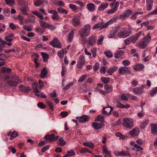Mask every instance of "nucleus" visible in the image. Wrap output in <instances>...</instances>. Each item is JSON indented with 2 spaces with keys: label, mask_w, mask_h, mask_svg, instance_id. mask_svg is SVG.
I'll return each instance as SVG.
<instances>
[{
  "label": "nucleus",
  "mask_w": 157,
  "mask_h": 157,
  "mask_svg": "<svg viewBox=\"0 0 157 157\" xmlns=\"http://www.w3.org/2000/svg\"><path fill=\"white\" fill-rule=\"evenodd\" d=\"M90 25L89 24H86L80 29L78 31L80 37L82 38L88 36L90 33Z\"/></svg>",
  "instance_id": "obj_1"
},
{
  "label": "nucleus",
  "mask_w": 157,
  "mask_h": 157,
  "mask_svg": "<svg viewBox=\"0 0 157 157\" xmlns=\"http://www.w3.org/2000/svg\"><path fill=\"white\" fill-rule=\"evenodd\" d=\"M132 33L130 29L125 27L121 30L118 33L117 36L120 38H124L130 36Z\"/></svg>",
  "instance_id": "obj_2"
},
{
  "label": "nucleus",
  "mask_w": 157,
  "mask_h": 157,
  "mask_svg": "<svg viewBox=\"0 0 157 157\" xmlns=\"http://www.w3.org/2000/svg\"><path fill=\"white\" fill-rule=\"evenodd\" d=\"M123 124L125 128L131 129L134 126L133 119L128 118H124L123 119Z\"/></svg>",
  "instance_id": "obj_3"
},
{
  "label": "nucleus",
  "mask_w": 157,
  "mask_h": 157,
  "mask_svg": "<svg viewBox=\"0 0 157 157\" xmlns=\"http://www.w3.org/2000/svg\"><path fill=\"white\" fill-rule=\"evenodd\" d=\"M14 80H18V78L16 75L13 76L11 77L10 79H9L7 82H6V83L9 85L10 86L16 87L18 85V83L17 81Z\"/></svg>",
  "instance_id": "obj_4"
},
{
  "label": "nucleus",
  "mask_w": 157,
  "mask_h": 157,
  "mask_svg": "<svg viewBox=\"0 0 157 157\" xmlns=\"http://www.w3.org/2000/svg\"><path fill=\"white\" fill-rule=\"evenodd\" d=\"M118 71L119 74L123 75H130L131 73L130 68L128 67H120Z\"/></svg>",
  "instance_id": "obj_5"
},
{
  "label": "nucleus",
  "mask_w": 157,
  "mask_h": 157,
  "mask_svg": "<svg viewBox=\"0 0 157 157\" xmlns=\"http://www.w3.org/2000/svg\"><path fill=\"white\" fill-rule=\"evenodd\" d=\"M50 44L53 47L60 48L62 45L60 41L57 38H54L50 42Z\"/></svg>",
  "instance_id": "obj_6"
},
{
  "label": "nucleus",
  "mask_w": 157,
  "mask_h": 157,
  "mask_svg": "<svg viewBox=\"0 0 157 157\" xmlns=\"http://www.w3.org/2000/svg\"><path fill=\"white\" fill-rule=\"evenodd\" d=\"M85 62V57L81 55L78 61L77 67L79 69L81 68L84 64Z\"/></svg>",
  "instance_id": "obj_7"
},
{
  "label": "nucleus",
  "mask_w": 157,
  "mask_h": 157,
  "mask_svg": "<svg viewBox=\"0 0 157 157\" xmlns=\"http://www.w3.org/2000/svg\"><path fill=\"white\" fill-rule=\"evenodd\" d=\"M144 85H142L140 86L134 88L132 89L133 93L136 95L140 94L143 92V89Z\"/></svg>",
  "instance_id": "obj_8"
},
{
  "label": "nucleus",
  "mask_w": 157,
  "mask_h": 157,
  "mask_svg": "<svg viewBox=\"0 0 157 157\" xmlns=\"http://www.w3.org/2000/svg\"><path fill=\"white\" fill-rule=\"evenodd\" d=\"M72 24L75 26H78L80 25L81 23L79 17L76 16L72 19Z\"/></svg>",
  "instance_id": "obj_9"
},
{
  "label": "nucleus",
  "mask_w": 157,
  "mask_h": 157,
  "mask_svg": "<svg viewBox=\"0 0 157 157\" xmlns=\"http://www.w3.org/2000/svg\"><path fill=\"white\" fill-rule=\"evenodd\" d=\"M76 119H78V120L80 123H84L89 121L90 117L88 115H84L80 117H76Z\"/></svg>",
  "instance_id": "obj_10"
},
{
  "label": "nucleus",
  "mask_w": 157,
  "mask_h": 157,
  "mask_svg": "<svg viewBox=\"0 0 157 157\" xmlns=\"http://www.w3.org/2000/svg\"><path fill=\"white\" fill-rule=\"evenodd\" d=\"M148 42L145 39H143L138 44L137 46L142 49L146 47Z\"/></svg>",
  "instance_id": "obj_11"
},
{
  "label": "nucleus",
  "mask_w": 157,
  "mask_h": 157,
  "mask_svg": "<svg viewBox=\"0 0 157 157\" xmlns=\"http://www.w3.org/2000/svg\"><path fill=\"white\" fill-rule=\"evenodd\" d=\"M119 6V2H117L115 4V6L108 10L107 13L108 14H110L115 13L117 10Z\"/></svg>",
  "instance_id": "obj_12"
},
{
  "label": "nucleus",
  "mask_w": 157,
  "mask_h": 157,
  "mask_svg": "<svg viewBox=\"0 0 157 157\" xmlns=\"http://www.w3.org/2000/svg\"><path fill=\"white\" fill-rule=\"evenodd\" d=\"M117 18L116 17H113L110 20L106 22L105 24L102 23V27L101 29H103L104 28H107L109 25L113 23L116 21L117 20Z\"/></svg>",
  "instance_id": "obj_13"
},
{
  "label": "nucleus",
  "mask_w": 157,
  "mask_h": 157,
  "mask_svg": "<svg viewBox=\"0 0 157 157\" xmlns=\"http://www.w3.org/2000/svg\"><path fill=\"white\" fill-rule=\"evenodd\" d=\"M132 14V11L130 10H126L124 13L120 15V18L121 19H124Z\"/></svg>",
  "instance_id": "obj_14"
},
{
  "label": "nucleus",
  "mask_w": 157,
  "mask_h": 157,
  "mask_svg": "<svg viewBox=\"0 0 157 157\" xmlns=\"http://www.w3.org/2000/svg\"><path fill=\"white\" fill-rule=\"evenodd\" d=\"M142 32L141 31L139 32L136 33L134 36H132L128 38V39H130V41L131 42L134 43L138 39L139 37L140 36Z\"/></svg>",
  "instance_id": "obj_15"
},
{
  "label": "nucleus",
  "mask_w": 157,
  "mask_h": 157,
  "mask_svg": "<svg viewBox=\"0 0 157 157\" xmlns=\"http://www.w3.org/2000/svg\"><path fill=\"white\" fill-rule=\"evenodd\" d=\"M97 37L94 36H90L88 40V45L89 44L91 46L93 45L96 42Z\"/></svg>",
  "instance_id": "obj_16"
},
{
  "label": "nucleus",
  "mask_w": 157,
  "mask_h": 157,
  "mask_svg": "<svg viewBox=\"0 0 157 157\" xmlns=\"http://www.w3.org/2000/svg\"><path fill=\"white\" fill-rule=\"evenodd\" d=\"M140 133V130L139 128H133L132 130L129 132V134L132 137L137 136Z\"/></svg>",
  "instance_id": "obj_17"
},
{
  "label": "nucleus",
  "mask_w": 157,
  "mask_h": 157,
  "mask_svg": "<svg viewBox=\"0 0 157 157\" xmlns=\"http://www.w3.org/2000/svg\"><path fill=\"white\" fill-rule=\"evenodd\" d=\"M113 108L111 106L105 107L103 108L102 114L109 115L110 114L111 112L113 110Z\"/></svg>",
  "instance_id": "obj_18"
},
{
  "label": "nucleus",
  "mask_w": 157,
  "mask_h": 157,
  "mask_svg": "<svg viewBox=\"0 0 157 157\" xmlns=\"http://www.w3.org/2000/svg\"><path fill=\"white\" fill-rule=\"evenodd\" d=\"M143 14V12H136L131 16L130 18L131 19L135 20L136 18L140 17Z\"/></svg>",
  "instance_id": "obj_19"
},
{
  "label": "nucleus",
  "mask_w": 157,
  "mask_h": 157,
  "mask_svg": "<svg viewBox=\"0 0 157 157\" xmlns=\"http://www.w3.org/2000/svg\"><path fill=\"white\" fill-rule=\"evenodd\" d=\"M102 151L104 154L105 157H111L110 151H108L105 145H104L102 147Z\"/></svg>",
  "instance_id": "obj_20"
},
{
  "label": "nucleus",
  "mask_w": 157,
  "mask_h": 157,
  "mask_svg": "<svg viewBox=\"0 0 157 157\" xmlns=\"http://www.w3.org/2000/svg\"><path fill=\"white\" fill-rule=\"evenodd\" d=\"M92 126L94 128L98 130L102 128V127L104 126V124L103 123L94 122L92 123Z\"/></svg>",
  "instance_id": "obj_21"
},
{
  "label": "nucleus",
  "mask_w": 157,
  "mask_h": 157,
  "mask_svg": "<svg viewBox=\"0 0 157 157\" xmlns=\"http://www.w3.org/2000/svg\"><path fill=\"white\" fill-rule=\"evenodd\" d=\"M55 136L54 134H52L51 135H46L44 136V139L46 141H48L49 142H52L55 140Z\"/></svg>",
  "instance_id": "obj_22"
},
{
  "label": "nucleus",
  "mask_w": 157,
  "mask_h": 157,
  "mask_svg": "<svg viewBox=\"0 0 157 157\" xmlns=\"http://www.w3.org/2000/svg\"><path fill=\"white\" fill-rule=\"evenodd\" d=\"M7 135L8 136H11L10 139L12 140L18 136V134L16 131L14 130L13 132L10 131L8 132Z\"/></svg>",
  "instance_id": "obj_23"
},
{
  "label": "nucleus",
  "mask_w": 157,
  "mask_h": 157,
  "mask_svg": "<svg viewBox=\"0 0 157 157\" xmlns=\"http://www.w3.org/2000/svg\"><path fill=\"white\" fill-rule=\"evenodd\" d=\"M149 120L148 119L144 120L142 122H140V127L142 129H144L149 122Z\"/></svg>",
  "instance_id": "obj_24"
},
{
  "label": "nucleus",
  "mask_w": 157,
  "mask_h": 157,
  "mask_svg": "<svg viewBox=\"0 0 157 157\" xmlns=\"http://www.w3.org/2000/svg\"><path fill=\"white\" fill-rule=\"evenodd\" d=\"M19 88L20 91L23 92L27 93L30 90L29 87L24 85H20L19 86Z\"/></svg>",
  "instance_id": "obj_25"
},
{
  "label": "nucleus",
  "mask_w": 157,
  "mask_h": 157,
  "mask_svg": "<svg viewBox=\"0 0 157 157\" xmlns=\"http://www.w3.org/2000/svg\"><path fill=\"white\" fill-rule=\"evenodd\" d=\"M150 127L151 133L154 135L157 134V124H151L150 125Z\"/></svg>",
  "instance_id": "obj_26"
},
{
  "label": "nucleus",
  "mask_w": 157,
  "mask_h": 157,
  "mask_svg": "<svg viewBox=\"0 0 157 157\" xmlns=\"http://www.w3.org/2000/svg\"><path fill=\"white\" fill-rule=\"evenodd\" d=\"M67 53V52L65 49H62L58 52L57 55L60 59H61L63 58L64 55L66 54Z\"/></svg>",
  "instance_id": "obj_27"
},
{
  "label": "nucleus",
  "mask_w": 157,
  "mask_h": 157,
  "mask_svg": "<svg viewBox=\"0 0 157 157\" xmlns=\"http://www.w3.org/2000/svg\"><path fill=\"white\" fill-rule=\"evenodd\" d=\"M118 67L116 66L110 67L107 71V73L110 75H112L118 69Z\"/></svg>",
  "instance_id": "obj_28"
},
{
  "label": "nucleus",
  "mask_w": 157,
  "mask_h": 157,
  "mask_svg": "<svg viewBox=\"0 0 157 157\" xmlns=\"http://www.w3.org/2000/svg\"><path fill=\"white\" fill-rule=\"evenodd\" d=\"M48 73V70L47 67H46L43 68L41 72L40 73V77L42 78H44L46 77V75Z\"/></svg>",
  "instance_id": "obj_29"
},
{
  "label": "nucleus",
  "mask_w": 157,
  "mask_h": 157,
  "mask_svg": "<svg viewBox=\"0 0 157 157\" xmlns=\"http://www.w3.org/2000/svg\"><path fill=\"white\" fill-rule=\"evenodd\" d=\"M105 94L111 92L113 90L112 86L109 84L105 85L104 86Z\"/></svg>",
  "instance_id": "obj_30"
},
{
  "label": "nucleus",
  "mask_w": 157,
  "mask_h": 157,
  "mask_svg": "<svg viewBox=\"0 0 157 157\" xmlns=\"http://www.w3.org/2000/svg\"><path fill=\"white\" fill-rule=\"evenodd\" d=\"M144 67V66L143 65L139 64L136 65L133 68L134 70L136 71H140L142 70Z\"/></svg>",
  "instance_id": "obj_31"
},
{
  "label": "nucleus",
  "mask_w": 157,
  "mask_h": 157,
  "mask_svg": "<svg viewBox=\"0 0 157 157\" xmlns=\"http://www.w3.org/2000/svg\"><path fill=\"white\" fill-rule=\"evenodd\" d=\"M117 156H124L126 155H130L128 151H122L121 152H117L116 154Z\"/></svg>",
  "instance_id": "obj_32"
},
{
  "label": "nucleus",
  "mask_w": 157,
  "mask_h": 157,
  "mask_svg": "<svg viewBox=\"0 0 157 157\" xmlns=\"http://www.w3.org/2000/svg\"><path fill=\"white\" fill-rule=\"evenodd\" d=\"M124 53L123 50H120L117 51L114 54V57L116 59H118L122 56Z\"/></svg>",
  "instance_id": "obj_33"
},
{
  "label": "nucleus",
  "mask_w": 157,
  "mask_h": 157,
  "mask_svg": "<svg viewBox=\"0 0 157 157\" xmlns=\"http://www.w3.org/2000/svg\"><path fill=\"white\" fill-rule=\"evenodd\" d=\"M108 6V4L107 3H102L99 6L98 9L101 11L107 8Z\"/></svg>",
  "instance_id": "obj_34"
},
{
  "label": "nucleus",
  "mask_w": 157,
  "mask_h": 157,
  "mask_svg": "<svg viewBox=\"0 0 157 157\" xmlns=\"http://www.w3.org/2000/svg\"><path fill=\"white\" fill-rule=\"evenodd\" d=\"M20 11L23 14L25 15H28L29 8L27 7H23L21 8Z\"/></svg>",
  "instance_id": "obj_35"
},
{
  "label": "nucleus",
  "mask_w": 157,
  "mask_h": 157,
  "mask_svg": "<svg viewBox=\"0 0 157 157\" xmlns=\"http://www.w3.org/2000/svg\"><path fill=\"white\" fill-rule=\"evenodd\" d=\"M153 1H146L147 9L148 11H150L152 10L153 6Z\"/></svg>",
  "instance_id": "obj_36"
},
{
  "label": "nucleus",
  "mask_w": 157,
  "mask_h": 157,
  "mask_svg": "<svg viewBox=\"0 0 157 157\" xmlns=\"http://www.w3.org/2000/svg\"><path fill=\"white\" fill-rule=\"evenodd\" d=\"M57 144L59 146H63L66 144V143L63 138L62 137L59 139L57 141Z\"/></svg>",
  "instance_id": "obj_37"
},
{
  "label": "nucleus",
  "mask_w": 157,
  "mask_h": 157,
  "mask_svg": "<svg viewBox=\"0 0 157 157\" xmlns=\"http://www.w3.org/2000/svg\"><path fill=\"white\" fill-rule=\"evenodd\" d=\"M6 42L2 40L0 37V52H1L5 47Z\"/></svg>",
  "instance_id": "obj_38"
},
{
  "label": "nucleus",
  "mask_w": 157,
  "mask_h": 157,
  "mask_svg": "<svg viewBox=\"0 0 157 157\" xmlns=\"http://www.w3.org/2000/svg\"><path fill=\"white\" fill-rule=\"evenodd\" d=\"M104 117L101 115H99L95 118L96 121H99L102 123L104 121Z\"/></svg>",
  "instance_id": "obj_39"
},
{
  "label": "nucleus",
  "mask_w": 157,
  "mask_h": 157,
  "mask_svg": "<svg viewBox=\"0 0 157 157\" xmlns=\"http://www.w3.org/2000/svg\"><path fill=\"white\" fill-rule=\"evenodd\" d=\"M42 56L43 58V61L45 62L47 61L49 58L48 54L46 53L42 52Z\"/></svg>",
  "instance_id": "obj_40"
},
{
  "label": "nucleus",
  "mask_w": 157,
  "mask_h": 157,
  "mask_svg": "<svg viewBox=\"0 0 157 157\" xmlns=\"http://www.w3.org/2000/svg\"><path fill=\"white\" fill-rule=\"evenodd\" d=\"M39 22L41 26L43 28H47L48 27V24L45 21L41 20H39Z\"/></svg>",
  "instance_id": "obj_41"
},
{
  "label": "nucleus",
  "mask_w": 157,
  "mask_h": 157,
  "mask_svg": "<svg viewBox=\"0 0 157 157\" xmlns=\"http://www.w3.org/2000/svg\"><path fill=\"white\" fill-rule=\"evenodd\" d=\"M75 30H72L70 32V33L69 34L68 37V40L69 41L71 42V41L73 38L74 34L75 33Z\"/></svg>",
  "instance_id": "obj_42"
},
{
  "label": "nucleus",
  "mask_w": 157,
  "mask_h": 157,
  "mask_svg": "<svg viewBox=\"0 0 157 157\" xmlns=\"http://www.w3.org/2000/svg\"><path fill=\"white\" fill-rule=\"evenodd\" d=\"M35 30L37 33H39L40 35L43 34L45 32L44 29L40 27H36L35 29Z\"/></svg>",
  "instance_id": "obj_43"
},
{
  "label": "nucleus",
  "mask_w": 157,
  "mask_h": 157,
  "mask_svg": "<svg viewBox=\"0 0 157 157\" xmlns=\"http://www.w3.org/2000/svg\"><path fill=\"white\" fill-rule=\"evenodd\" d=\"M32 13L33 14L36 15L41 20H43L44 19L43 15L40 13L38 11H35L33 12Z\"/></svg>",
  "instance_id": "obj_44"
},
{
  "label": "nucleus",
  "mask_w": 157,
  "mask_h": 157,
  "mask_svg": "<svg viewBox=\"0 0 157 157\" xmlns=\"http://www.w3.org/2000/svg\"><path fill=\"white\" fill-rule=\"evenodd\" d=\"M46 103L51 110L52 111H54V109L53 103L50 102L49 101H46Z\"/></svg>",
  "instance_id": "obj_45"
},
{
  "label": "nucleus",
  "mask_w": 157,
  "mask_h": 157,
  "mask_svg": "<svg viewBox=\"0 0 157 157\" xmlns=\"http://www.w3.org/2000/svg\"><path fill=\"white\" fill-rule=\"evenodd\" d=\"M87 6V9L89 11H93L94 10L95 6L92 3L88 4Z\"/></svg>",
  "instance_id": "obj_46"
},
{
  "label": "nucleus",
  "mask_w": 157,
  "mask_h": 157,
  "mask_svg": "<svg viewBox=\"0 0 157 157\" xmlns=\"http://www.w3.org/2000/svg\"><path fill=\"white\" fill-rule=\"evenodd\" d=\"M14 35L13 34H10L5 37V40L8 42H11L13 40L12 37H14Z\"/></svg>",
  "instance_id": "obj_47"
},
{
  "label": "nucleus",
  "mask_w": 157,
  "mask_h": 157,
  "mask_svg": "<svg viewBox=\"0 0 157 157\" xmlns=\"http://www.w3.org/2000/svg\"><path fill=\"white\" fill-rule=\"evenodd\" d=\"M51 18L53 20H58L59 19V16L56 11L52 14V16L51 17Z\"/></svg>",
  "instance_id": "obj_48"
},
{
  "label": "nucleus",
  "mask_w": 157,
  "mask_h": 157,
  "mask_svg": "<svg viewBox=\"0 0 157 157\" xmlns=\"http://www.w3.org/2000/svg\"><path fill=\"white\" fill-rule=\"evenodd\" d=\"M102 23L100 22L95 25L93 27L92 29L93 30L99 28H100L101 29L102 27Z\"/></svg>",
  "instance_id": "obj_49"
},
{
  "label": "nucleus",
  "mask_w": 157,
  "mask_h": 157,
  "mask_svg": "<svg viewBox=\"0 0 157 157\" xmlns=\"http://www.w3.org/2000/svg\"><path fill=\"white\" fill-rule=\"evenodd\" d=\"M6 4L9 6L14 5L15 4L14 0H5Z\"/></svg>",
  "instance_id": "obj_50"
},
{
  "label": "nucleus",
  "mask_w": 157,
  "mask_h": 157,
  "mask_svg": "<svg viewBox=\"0 0 157 157\" xmlns=\"http://www.w3.org/2000/svg\"><path fill=\"white\" fill-rule=\"evenodd\" d=\"M157 93V87H154L150 91V94L151 97H153L154 95Z\"/></svg>",
  "instance_id": "obj_51"
},
{
  "label": "nucleus",
  "mask_w": 157,
  "mask_h": 157,
  "mask_svg": "<svg viewBox=\"0 0 157 157\" xmlns=\"http://www.w3.org/2000/svg\"><path fill=\"white\" fill-rule=\"evenodd\" d=\"M83 144L85 146H87L91 148H93L94 147V145L92 143L84 142Z\"/></svg>",
  "instance_id": "obj_52"
},
{
  "label": "nucleus",
  "mask_w": 157,
  "mask_h": 157,
  "mask_svg": "<svg viewBox=\"0 0 157 157\" xmlns=\"http://www.w3.org/2000/svg\"><path fill=\"white\" fill-rule=\"evenodd\" d=\"M58 12L59 13L66 14L67 13V11L65 9H64L62 7H59L57 9Z\"/></svg>",
  "instance_id": "obj_53"
},
{
  "label": "nucleus",
  "mask_w": 157,
  "mask_h": 157,
  "mask_svg": "<svg viewBox=\"0 0 157 157\" xmlns=\"http://www.w3.org/2000/svg\"><path fill=\"white\" fill-rule=\"evenodd\" d=\"M101 80L104 84L108 83L109 81V78L108 77H102L101 78Z\"/></svg>",
  "instance_id": "obj_54"
},
{
  "label": "nucleus",
  "mask_w": 157,
  "mask_h": 157,
  "mask_svg": "<svg viewBox=\"0 0 157 157\" xmlns=\"http://www.w3.org/2000/svg\"><path fill=\"white\" fill-rule=\"evenodd\" d=\"M116 36V34L112 30H111L108 34V37L109 38H112L115 37Z\"/></svg>",
  "instance_id": "obj_55"
},
{
  "label": "nucleus",
  "mask_w": 157,
  "mask_h": 157,
  "mask_svg": "<svg viewBox=\"0 0 157 157\" xmlns=\"http://www.w3.org/2000/svg\"><path fill=\"white\" fill-rule=\"evenodd\" d=\"M43 0H37L36 2H34V4L36 7H38L43 4Z\"/></svg>",
  "instance_id": "obj_56"
},
{
  "label": "nucleus",
  "mask_w": 157,
  "mask_h": 157,
  "mask_svg": "<svg viewBox=\"0 0 157 157\" xmlns=\"http://www.w3.org/2000/svg\"><path fill=\"white\" fill-rule=\"evenodd\" d=\"M74 84L73 82L69 83L67 85L65 86L63 89L64 90H67L69 89L70 86H72Z\"/></svg>",
  "instance_id": "obj_57"
},
{
  "label": "nucleus",
  "mask_w": 157,
  "mask_h": 157,
  "mask_svg": "<svg viewBox=\"0 0 157 157\" xmlns=\"http://www.w3.org/2000/svg\"><path fill=\"white\" fill-rule=\"evenodd\" d=\"M67 154L68 155V156H74L75 155V152L72 150H71L69 151H67Z\"/></svg>",
  "instance_id": "obj_58"
},
{
  "label": "nucleus",
  "mask_w": 157,
  "mask_h": 157,
  "mask_svg": "<svg viewBox=\"0 0 157 157\" xmlns=\"http://www.w3.org/2000/svg\"><path fill=\"white\" fill-rule=\"evenodd\" d=\"M122 63L124 67H126L130 64V62L128 60H125L122 61Z\"/></svg>",
  "instance_id": "obj_59"
},
{
  "label": "nucleus",
  "mask_w": 157,
  "mask_h": 157,
  "mask_svg": "<svg viewBox=\"0 0 157 157\" xmlns=\"http://www.w3.org/2000/svg\"><path fill=\"white\" fill-rule=\"evenodd\" d=\"M104 54L108 58H111L113 57V54L110 51H105Z\"/></svg>",
  "instance_id": "obj_60"
},
{
  "label": "nucleus",
  "mask_w": 157,
  "mask_h": 157,
  "mask_svg": "<svg viewBox=\"0 0 157 157\" xmlns=\"http://www.w3.org/2000/svg\"><path fill=\"white\" fill-rule=\"evenodd\" d=\"M2 70L4 72H7V73H10L11 71V69L10 68H6L5 67H2Z\"/></svg>",
  "instance_id": "obj_61"
},
{
  "label": "nucleus",
  "mask_w": 157,
  "mask_h": 157,
  "mask_svg": "<svg viewBox=\"0 0 157 157\" xmlns=\"http://www.w3.org/2000/svg\"><path fill=\"white\" fill-rule=\"evenodd\" d=\"M97 50L96 48H94L91 50V52L92 54L93 57H95L96 56Z\"/></svg>",
  "instance_id": "obj_62"
},
{
  "label": "nucleus",
  "mask_w": 157,
  "mask_h": 157,
  "mask_svg": "<svg viewBox=\"0 0 157 157\" xmlns=\"http://www.w3.org/2000/svg\"><path fill=\"white\" fill-rule=\"evenodd\" d=\"M149 15H157V8L155 9L154 10L148 13Z\"/></svg>",
  "instance_id": "obj_63"
},
{
  "label": "nucleus",
  "mask_w": 157,
  "mask_h": 157,
  "mask_svg": "<svg viewBox=\"0 0 157 157\" xmlns=\"http://www.w3.org/2000/svg\"><path fill=\"white\" fill-rule=\"evenodd\" d=\"M69 7L71 9L74 10H76L78 9V7L77 6L72 4H70L69 5Z\"/></svg>",
  "instance_id": "obj_64"
}]
</instances>
